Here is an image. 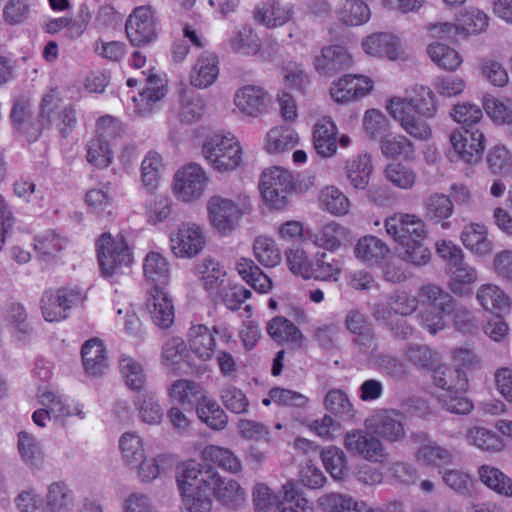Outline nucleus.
Instances as JSON below:
<instances>
[{
    "label": "nucleus",
    "instance_id": "obj_1",
    "mask_svg": "<svg viewBox=\"0 0 512 512\" xmlns=\"http://www.w3.org/2000/svg\"><path fill=\"white\" fill-rule=\"evenodd\" d=\"M419 303L426 309L419 314L422 326L434 335L446 326L445 317L453 316L457 321L469 311L458 304L453 296L435 284L423 285L418 292Z\"/></svg>",
    "mask_w": 512,
    "mask_h": 512
},
{
    "label": "nucleus",
    "instance_id": "obj_2",
    "mask_svg": "<svg viewBox=\"0 0 512 512\" xmlns=\"http://www.w3.org/2000/svg\"><path fill=\"white\" fill-rule=\"evenodd\" d=\"M187 478L197 480L206 487L209 493L221 504L236 508L245 500V491L239 483L233 479H227L220 476L218 471L207 463H197L192 461V467L188 470Z\"/></svg>",
    "mask_w": 512,
    "mask_h": 512
},
{
    "label": "nucleus",
    "instance_id": "obj_3",
    "mask_svg": "<svg viewBox=\"0 0 512 512\" xmlns=\"http://www.w3.org/2000/svg\"><path fill=\"white\" fill-rule=\"evenodd\" d=\"M202 152L208 163L219 172L234 170L242 162L241 146L230 133L214 134L208 138Z\"/></svg>",
    "mask_w": 512,
    "mask_h": 512
},
{
    "label": "nucleus",
    "instance_id": "obj_4",
    "mask_svg": "<svg viewBox=\"0 0 512 512\" xmlns=\"http://www.w3.org/2000/svg\"><path fill=\"white\" fill-rule=\"evenodd\" d=\"M55 95L47 94L41 104V124L32 122L31 103L28 99L20 98L15 101L11 110V121L13 127L26 136L27 141L34 142L41 134L42 128L51 122L55 104Z\"/></svg>",
    "mask_w": 512,
    "mask_h": 512
},
{
    "label": "nucleus",
    "instance_id": "obj_5",
    "mask_svg": "<svg viewBox=\"0 0 512 512\" xmlns=\"http://www.w3.org/2000/svg\"><path fill=\"white\" fill-rule=\"evenodd\" d=\"M207 208L214 227L227 234L236 227L243 215L251 211L252 206L246 195H239L236 201L216 195L209 199Z\"/></svg>",
    "mask_w": 512,
    "mask_h": 512
},
{
    "label": "nucleus",
    "instance_id": "obj_6",
    "mask_svg": "<svg viewBox=\"0 0 512 512\" xmlns=\"http://www.w3.org/2000/svg\"><path fill=\"white\" fill-rule=\"evenodd\" d=\"M97 255L102 274L112 277L132 263V252L122 235L115 238L104 233L97 242Z\"/></svg>",
    "mask_w": 512,
    "mask_h": 512
},
{
    "label": "nucleus",
    "instance_id": "obj_7",
    "mask_svg": "<svg viewBox=\"0 0 512 512\" xmlns=\"http://www.w3.org/2000/svg\"><path fill=\"white\" fill-rule=\"evenodd\" d=\"M293 186L292 173L279 166L265 169L260 177L262 197L274 209H283L286 206Z\"/></svg>",
    "mask_w": 512,
    "mask_h": 512
},
{
    "label": "nucleus",
    "instance_id": "obj_8",
    "mask_svg": "<svg viewBox=\"0 0 512 512\" xmlns=\"http://www.w3.org/2000/svg\"><path fill=\"white\" fill-rule=\"evenodd\" d=\"M453 151L448 153L451 161L462 160L468 164L477 163L483 154L484 134L474 127L462 126L451 131L449 135Z\"/></svg>",
    "mask_w": 512,
    "mask_h": 512
},
{
    "label": "nucleus",
    "instance_id": "obj_9",
    "mask_svg": "<svg viewBox=\"0 0 512 512\" xmlns=\"http://www.w3.org/2000/svg\"><path fill=\"white\" fill-rule=\"evenodd\" d=\"M214 335L224 343H230L232 332L225 324L215 325L212 329L204 324L192 325L188 330V343L191 351L201 360H211L216 347Z\"/></svg>",
    "mask_w": 512,
    "mask_h": 512
},
{
    "label": "nucleus",
    "instance_id": "obj_10",
    "mask_svg": "<svg viewBox=\"0 0 512 512\" xmlns=\"http://www.w3.org/2000/svg\"><path fill=\"white\" fill-rule=\"evenodd\" d=\"M192 467V461L184 463L180 474L177 476V485L181 492L182 512H211V494L206 487L197 480L187 478V473Z\"/></svg>",
    "mask_w": 512,
    "mask_h": 512
},
{
    "label": "nucleus",
    "instance_id": "obj_11",
    "mask_svg": "<svg viewBox=\"0 0 512 512\" xmlns=\"http://www.w3.org/2000/svg\"><path fill=\"white\" fill-rule=\"evenodd\" d=\"M343 444L350 453L373 463H384L389 457L382 441L367 429L348 431L344 435Z\"/></svg>",
    "mask_w": 512,
    "mask_h": 512
},
{
    "label": "nucleus",
    "instance_id": "obj_12",
    "mask_svg": "<svg viewBox=\"0 0 512 512\" xmlns=\"http://www.w3.org/2000/svg\"><path fill=\"white\" fill-rule=\"evenodd\" d=\"M384 226L386 233L399 246L427 236L426 224L415 214L394 213L385 219Z\"/></svg>",
    "mask_w": 512,
    "mask_h": 512
},
{
    "label": "nucleus",
    "instance_id": "obj_13",
    "mask_svg": "<svg viewBox=\"0 0 512 512\" xmlns=\"http://www.w3.org/2000/svg\"><path fill=\"white\" fill-rule=\"evenodd\" d=\"M82 300V292L76 288L47 290L41 298L42 314L49 322L63 320L67 317V310Z\"/></svg>",
    "mask_w": 512,
    "mask_h": 512
},
{
    "label": "nucleus",
    "instance_id": "obj_14",
    "mask_svg": "<svg viewBox=\"0 0 512 512\" xmlns=\"http://www.w3.org/2000/svg\"><path fill=\"white\" fill-rule=\"evenodd\" d=\"M364 424L367 430L389 443L400 442L406 435L402 414L394 409L377 410Z\"/></svg>",
    "mask_w": 512,
    "mask_h": 512
},
{
    "label": "nucleus",
    "instance_id": "obj_15",
    "mask_svg": "<svg viewBox=\"0 0 512 512\" xmlns=\"http://www.w3.org/2000/svg\"><path fill=\"white\" fill-rule=\"evenodd\" d=\"M171 251L176 257L193 258L206 245L203 229L192 223H183L170 235Z\"/></svg>",
    "mask_w": 512,
    "mask_h": 512
},
{
    "label": "nucleus",
    "instance_id": "obj_16",
    "mask_svg": "<svg viewBox=\"0 0 512 512\" xmlns=\"http://www.w3.org/2000/svg\"><path fill=\"white\" fill-rule=\"evenodd\" d=\"M409 109V105L399 97L390 99L387 105L389 114L400 123L406 133L417 140H428L432 134V129L427 123V119L415 115Z\"/></svg>",
    "mask_w": 512,
    "mask_h": 512
},
{
    "label": "nucleus",
    "instance_id": "obj_17",
    "mask_svg": "<svg viewBox=\"0 0 512 512\" xmlns=\"http://www.w3.org/2000/svg\"><path fill=\"white\" fill-rule=\"evenodd\" d=\"M125 29L127 37L134 46L153 41L157 34L152 7L150 5L136 7L129 15Z\"/></svg>",
    "mask_w": 512,
    "mask_h": 512
},
{
    "label": "nucleus",
    "instance_id": "obj_18",
    "mask_svg": "<svg viewBox=\"0 0 512 512\" xmlns=\"http://www.w3.org/2000/svg\"><path fill=\"white\" fill-rule=\"evenodd\" d=\"M174 180L176 195L181 200L190 202L203 195L207 176L200 165L190 163L176 172Z\"/></svg>",
    "mask_w": 512,
    "mask_h": 512
},
{
    "label": "nucleus",
    "instance_id": "obj_19",
    "mask_svg": "<svg viewBox=\"0 0 512 512\" xmlns=\"http://www.w3.org/2000/svg\"><path fill=\"white\" fill-rule=\"evenodd\" d=\"M144 77L145 88L139 93V98L133 97L135 104L134 112L139 117L151 115L157 108V103L161 101L167 92L166 81L156 74L141 72Z\"/></svg>",
    "mask_w": 512,
    "mask_h": 512
},
{
    "label": "nucleus",
    "instance_id": "obj_20",
    "mask_svg": "<svg viewBox=\"0 0 512 512\" xmlns=\"http://www.w3.org/2000/svg\"><path fill=\"white\" fill-rule=\"evenodd\" d=\"M352 58L347 50L340 45H330L321 49V54L314 59L315 70L324 77H332L348 68Z\"/></svg>",
    "mask_w": 512,
    "mask_h": 512
},
{
    "label": "nucleus",
    "instance_id": "obj_21",
    "mask_svg": "<svg viewBox=\"0 0 512 512\" xmlns=\"http://www.w3.org/2000/svg\"><path fill=\"white\" fill-rule=\"evenodd\" d=\"M146 308L153 323L159 328L167 329L173 324V302L164 289L151 288L147 292Z\"/></svg>",
    "mask_w": 512,
    "mask_h": 512
},
{
    "label": "nucleus",
    "instance_id": "obj_22",
    "mask_svg": "<svg viewBox=\"0 0 512 512\" xmlns=\"http://www.w3.org/2000/svg\"><path fill=\"white\" fill-rule=\"evenodd\" d=\"M372 89V81L362 75H344L333 82L331 96L337 102H347L367 95Z\"/></svg>",
    "mask_w": 512,
    "mask_h": 512
},
{
    "label": "nucleus",
    "instance_id": "obj_23",
    "mask_svg": "<svg viewBox=\"0 0 512 512\" xmlns=\"http://www.w3.org/2000/svg\"><path fill=\"white\" fill-rule=\"evenodd\" d=\"M234 102L244 114L257 117L267 111L270 97L263 88L247 85L236 92Z\"/></svg>",
    "mask_w": 512,
    "mask_h": 512
},
{
    "label": "nucleus",
    "instance_id": "obj_24",
    "mask_svg": "<svg viewBox=\"0 0 512 512\" xmlns=\"http://www.w3.org/2000/svg\"><path fill=\"white\" fill-rule=\"evenodd\" d=\"M219 75V58L213 52L204 51L193 65L189 80L198 89L210 87Z\"/></svg>",
    "mask_w": 512,
    "mask_h": 512
},
{
    "label": "nucleus",
    "instance_id": "obj_25",
    "mask_svg": "<svg viewBox=\"0 0 512 512\" xmlns=\"http://www.w3.org/2000/svg\"><path fill=\"white\" fill-rule=\"evenodd\" d=\"M313 145L316 152L325 158L332 157L337 151V127L328 117L318 120L313 128Z\"/></svg>",
    "mask_w": 512,
    "mask_h": 512
},
{
    "label": "nucleus",
    "instance_id": "obj_26",
    "mask_svg": "<svg viewBox=\"0 0 512 512\" xmlns=\"http://www.w3.org/2000/svg\"><path fill=\"white\" fill-rule=\"evenodd\" d=\"M293 14L292 6L280 0H266L256 7L254 17L260 24L274 28L287 23Z\"/></svg>",
    "mask_w": 512,
    "mask_h": 512
},
{
    "label": "nucleus",
    "instance_id": "obj_27",
    "mask_svg": "<svg viewBox=\"0 0 512 512\" xmlns=\"http://www.w3.org/2000/svg\"><path fill=\"white\" fill-rule=\"evenodd\" d=\"M398 38L387 32L373 33L362 42L363 50L374 57L396 60L399 57Z\"/></svg>",
    "mask_w": 512,
    "mask_h": 512
},
{
    "label": "nucleus",
    "instance_id": "obj_28",
    "mask_svg": "<svg viewBox=\"0 0 512 512\" xmlns=\"http://www.w3.org/2000/svg\"><path fill=\"white\" fill-rule=\"evenodd\" d=\"M432 371L433 383L445 393L463 392L468 387L467 374L459 367L437 364Z\"/></svg>",
    "mask_w": 512,
    "mask_h": 512
},
{
    "label": "nucleus",
    "instance_id": "obj_29",
    "mask_svg": "<svg viewBox=\"0 0 512 512\" xmlns=\"http://www.w3.org/2000/svg\"><path fill=\"white\" fill-rule=\"evenodd\" d=\"M343 261L332 253L317 252L310 264V277L321 281H337L342 272Z\"/></svg>",
    "mask_w": 512,
    "mask_h": 512
},
{
    "label": "nucleus",
    "instance_id": "obj_30",
    "mask_svg": "<svg viewBox=\"0 0 512 512\" xmlns=\"http://www.w3.org/2000/svg\"><path fill=\"white\" fill-rule=\"evenodd\" d=\"M373 166L371 156L359 154L345 162L344 172L350 185L355 189L364 190L368 186Z\"/></svg>",
    "mask_w": 512,
    "mask_h": 512
},
{
    "label": "nucleus",
    "instance_id": "obj_31",
    "mask_svg": "<svg viewBox=\"0 0 512 512\" xmlns=\"http://www.w3.org/2000/svg\"><path fill=\"white\" fill-rule=\"evenodd\" d=\"M446 273L450 277L449 288L454 294L459 296L471 294L470 286L478 279V274L474 267L470 266L463 259L456 265L449 267Z\"/></svg>",
    "mask_w": 512,
    "mask_h": 512
},
{
    "label": "nucleus",
    "instance_id": "obj_32",
    "mask_svg": "<svg viewBox=\"0 0 512 512\" xmlns=\"http://www.w3.org/2000/svg\"><path fill=\"white\" fill-rule=\"evenodd\" d=\"M81 356L84 369L89 375H101L107 367L105 347L97 338L87 340L83 344Z\"/></svg>",
    "mask_w": 512,
    "mask_h": 512
},
{
    "label": "nucleus",
    "instance_id": "obj_33",
    "mask_svg": "<svg viewBox=\"0 0 512 512\" xmlns=\"http://www.w3.org/2000/svg\"><path fill=\"white\" fill-rule=\"evenodd\" d=\"M228 45L232 52L244 56H254L262 47L259 36L248 25L236 29L229 37Z\"/></svg>",
    "mask_w": 512,
    "mask_h": 512
},
{
    "label": "nucleus",
    "instance_id": "obj_34",
    "mask_svg": "<svg viewBox=\"0 0 512 512\" xmlns=\"http://www.w3.org/2000/svg\"><path fill=\"white\" fill-rule=\"evenodd\" d=\"M269 336L279 344H292L301 346L304 339L300 330L287 318L276 316L272 318L266 327Z\"/></svg>",
    "mask_w": 512,
    "mask_h": 512
},
{
    "label": "nucleus",
    "instance_id": "obj_35",
    "mask_svg": "<svg viewBox=\"0 0 512 512\" xmlns=\"http://www.w3.org/2000/svg\"><path fill=\"white\" fill-rule=\"evenodd\" d=\"M476 299L487 311L504 313L510 308V299L506 293L494 284H483L476 292Z\"/></svg>",
    "mask_w": 512,
    "mask_h": 512
},
{
    "label": "nucleus",
    "instance_id": "obj_36",
    "mask_svg": "<svg viewBox=\"0 0 512 512\" xmlns=\"http://www.w3.org/2000/svg\"><path fill=\"white\" fill-rule=\"evenodd\" d=\"M146 279L154 284L153 288L163 289L170 279V267L167 259L158 252H149L143 264Z\"/></svg>",
    "mask_w": 512,
    "mask_h": 512
},
{
    "label": "nucleus",
    "instance_id": "obj_37",
    "mask_svg": "<svg viewBox=\"0 0 512 512\" xmlns=\"http://www.w3.org/2000/svg\"><path fill=\"white\" fill-rule=\"evenodd\" d=\"M196 271L202 275L203 285L207 291L218 293L225 288L227 273L214 258H204L196 265Z\"/></svg>",
    "mask_w": 512,
    "mask_h": 512
},
{
    "label": "nucleus",
    "instance_id": "obj_38",
    "mask_svg": "<svg viewBox=\"0 0 512 512\" xmlns=\"http://www.w3.org/2000/svg\"><path fill=\"white\" fill-rule=\"evenodd\" d=\"M389 252L390 249L386 243L372 235L359 239L354 248L356 257L369 264L380 263Z\"/></svg>",
    "mask_w": 512,
    "mask_h": 512
},
{
    "label": "nucleus",
    "instance_id": "obj_39",
    "mask_svg": "<svg viewBox=\"0 0 512 512\" xmlns=\"http://www.w3.org/2000/svg\"><path fill=\"white\" fill-rule=\"evenodd\" d=\"M412 92V96L403 99L409 105V111L417 113L425 119L433 118L437 112V106L431 89L423 85H415Z\"/></svg>",
    "mask_w": 512,
    "mask_h": 512
},
{
    "label": "nucleus",
    "instance_id": "obj_40",
    "mask_svg": "<svg viewBox=\"0 0 512 512\" xmlns=\"http://www.w3.org/2000/svg\"><path fill=\"white\" fill-rule=\"evenodd\" d=\"M170 396L182 404L184 409H192L204 398L203 388L192 380L180 379L175 381L170 388Z\"/></svg>",
    "mask_w": 512,
    "mask_h": 512
},
{
    "label": "nucleus",
    "instance_id": "obj_41",
    "mask_svg": "<svg viewBox=\"0 0 512 512\" xmlns=\"http://www.w3.org/2000/svg\"><path fill=\"white\" fill-rule=\"evenodd\" d=\"M461 241L467 249L477 255L490 254L493 249L484 225L472 223L466 226L461 233Z\"/></svg>",
    "mask_w": 512,
    "mask_h": 512
},
{
    "label": "nucleus",
    "instance_id": "obj_42",
    "mask_svg": "<svg viewBox=\"0 0 512 512\" xmlns=\"http://www.w3.org/2000/svg\"><path fill=\"white\" fill-rule=\"evenodd\" d=\"M138 408L139 418L149 425L160 424L163 419V409L156 394L150 390L140 392L134 399Z\"/></svg>",
    "mask_w": 512,
    "mask_h": 512
},
{
    "label": "nucleus",
    "instance_id": "obj_43",
    "mask_svg": "<svg viewBox=\"0 0 512 512\" xmlns=\"http://www.w3.org/2000/svg\"><path fill=\"white\" fill-rule=\"evenodd\" d=\"M199 419L213 430H223L228 423V416L212 398L204 397L196 405Z\"/></svg>",
    "mask_w": 512,
    "mask_h": 512
},
{
    "label": "nucleus",
    "instance_id": "obj_44",
    "mask_svg": "<svg viewBox=\"0 0 512 512\" xmlns=\"http://www.w3.org/2000/svg\"><path fill=\"white\" fill-rule=\"evenodd\" d=\"M319 503L328 512H382L368 507L365 502H358L352 497L337 493L324 495Z\"/></svg>",
    "mask_w": 512,
    "mask_h": 512
},
{
    "label": "nucleus",
    "instance_id": "obj_45",
    "mask_svg": "<svg viewBox=\"0 0 512 512\" xmlns=\"http://www.w3.org/2000/svg\"><path fill=\"white\" fill-rule=\"evenodd\" d=\"M237 271L255 291L267 293L272 288V280L251 260L242 258L237 263Z\"/></svg>",
    "mask_w": 512,
    "mask_h": 512
},
{
    "label": "nucleus",
    "instance_id": "obj_46",
    "mask_svg": "<svg viewBox=\"0 0 512 512\" xmlns=\"http://www.w3.org/2000/svg\"><path fill=\"white\" fill-rule=\"evenodd\" d=\"M425 216L435 222H442L454 212V204L448 195L443 193H433L423 201Z\"/></svg>",
    "mask_w": 512,
    "mask_h": 512
},
{
    "label": "nucleus",
    "instance_id": "obj_47",
    "mask_svg": "<svg viewBox=\"0 0 512 512\" xmlns=\"http://www.w3.org/2000/svg\"><path fill=\"white\" fill-rule=\"evenodd\" d=\"M202 457L206 462H211L231 473H238L242 469L239 458L231 450L224 447L206 446L202 451Z\"/></svg>",
    "mask_w": 512,
    "mask_h": 512
},
{
    "label": "nucleus",
    "instance_id": "obj_48",
    "mask_svg": "<svg viewBox=\"0 0 512 512\" xmlns=\"http://www.w3.org/2000/svg\"><path fill=\"white\" fill-rule=\"evenodd\" d=\"M380 149L387 158L412 156L415 151L414 144L404 135L390 133L381 137Z\"/></svg>",
    "mask_w": 512,
    "mask_h": 512
},
{
    "label": "nucleus",
    "instance_id": "obj_49",
    "mask_svg": "<svg viewBox=\"0 0 512 512\" xmlns=\"http://www.w3.org/2000/svg\"><path fill=\"white\" fill-rule=\"evenodd\" d=\"M321 459L326 471L334 480H343L348 474L347 458L344 451L336 446L322 450Z\"/></svg>",
    "mask_w": 512,
    "mask_h": 512
},
{
    "label": "nucleus",
    "instance_id": "obj_50",
    "mask_svg": "<svg viewBox=\"0 0 512 512\" xmlns=\"http://www.w3.org/2000/svg\"><path fill=\"white\" fill-rule=\"evenodd\" d=\"M65 247L66 240L54 231H46L35 238L34 248L39 258L46 262L55 259Z\"/></svg>",
    "mask_w": 512,
    "mask_h": 512
},
{
    "label": "nucleus",
    "instance_id": "obj_51",
    "mask_svg": "<svg viewBox=\"0 0 512 512\" xmlns=\"http://www.w3.org/2000/svg\"><path fill=\"white\" fill-rule=\"evenodd\" d=\"M297 143V133L286 126L272 128L266 136V149L269 153H279L291 149Z\"/></svg>",
    "mask_w": 512,
    "mask_h": 512
},
{
    "label": "nucleus",
    "instance_id": "obj_52",
    "mask_svg": "<svg viewBox=\"0 0 512 512\" xmlns=\"http://www.w3.org/2000/svg\"><path fill=\"white\" fill-rule=\"evenodd\" d=\"M345 229L335 222L322 227L318 232L307 233V238L318 247L329 251L337 250L341 246L340 238L344 235Z\"/></svg>",
    "mask_w": 512,
    "mask_h": 512
},
{
    "label": "nucleus",
    "instance_id": "obj_53",
    "mask_svg": "<svg viewBox=\"0 0 512 512\" xmlns=\"http://www.w3.org/2000/svg\"><path fill=\"white\" fill-rule=\"evenodd\" d=\"M255 258L265 267H275L281 260V252L277 243L269 237L258 236L253 243Z\"/></svg>",
    "mask_w": 512,
    "mask_h": 512
},
{
    "label": "nucleus",
    "instance_id": "obj_54",
    "mask_svg": "<svg viewBox=\"0 0 512 512\" xmlns=\"http://www.w3.org/2000/svg\"><path fill=\"white\" fill-rule=\"evenodd\" d=\"M427 53L438 67L445 70H456L462 63L459 53L443 43H431L427 47Z\"/></svg>",
    "mask_w": 512,
    "mask_h": 512
},
{
    "label": "nucleus",
    "instance_id": "obj_55",
    "mask_svg": "<svg viewBox=\"0 0 512 512\" xmlns=\"http://www.w3.org/2000/svg\"><path fill=\"white\" fill-rule=\"evenodd\" d=\"M371 13L363 0H346L338 11L339 20L347 26H358L370 19Z\"/></svg>",
    "mask_w": 512,
    "mask_h": 512
},
{
    "label": "nucleus",
    "instance_id": "obj_56",
    "mask_svg": "<svg viewBox=\"0 0 512 512\" xmlns=\"http://www.w3.org/2000/svg\"><path fill=\"white\" fill-rule=\"evenodd\" d=\"M480 480L499 494L512 496V479L495 467L483 465L479 468Z\"/></svg>",
    "mask_w": 512,
    "mask_h": 512
},
{
    "label": "nucleus",
    "instance_id": "obj_57",
    "mask_svg": "<svg viewBox=\"0 0 512 512\" xmlns=\"http://www.w3.org/2000/svg\"><path fill=\"white\" fill-rule=\"evenodd\" d=\"M223 406L234 414H245L249 410V400L240 388L226 384L219 391Z\"/></svg>",
    "mask_w": 512,
    "mask_h": 512
},
{
    "label": "nucleus",
    "instance_id": "obj_58",
    "mask_svg": "<svg viewBox=\"0 0 512 512\" xmlns=\"http://www.w3.org/2000/svg\"><path fill=\"white\" fill-rule=\"evenodd\" d=\"M322 206L336 216L346 215L350 209V201L347 196L334 186H327L320 193Z\"/></svg>",
    "mask_w": 512,
    "mask_h": 512
},
{
    "label": "nucleus",
    "instance_id": "obj_59",
    "mask_svg": "<svg viewBox=\"0 0 512 512\" xmlns=\"http://www.w3.org/2000/svg\"><path fill=\"white\" fill-rule=\"evenodd\" d=\"M408 362L418 369L433 370L438 363V354L422 344H411L405 350Z\"/></svg>",
    "mask_w": 512,
    "mask_h": 512
},
{
    "label": "nucleus",
    "instance_id": "obj_60",
    "mask_svg": "<svg viewBox=\"0 0 512 512\" xmlns=\"http://www.w3.org/2000/svg\"><path fill=\"white\" fill-rule=\"evenodd\" d=\"M18 451L22 460L29 466L38 467L43 462V451L39 442L25 431L18 433Z\"/></svg>",
    "mask_w": 512,
    "mask_h": 512
},
{
    "label": "nucleus",
    "instance_id": "obj_61",
    "mask_svg": "<svg viewBox=\"0 0 512 512\" xmlns=\"http://www.w3.org/2000/svg\"><path fill=\"white\" fill-rule=\"evenodd\" d=\"M488 16L479 9L471 8L460 12L457 16L460 33L476 35L488 27Z\"/></svg>",
    "mask_w": 512,
    "mask_h": 512
},
{
    "label": "nucleus",
    "instance_id": "obj_62",
    "mask_svg": "<svg viewBox=\"0 0 512 512\" xmlns=\"http://www.w3.org/2000/svg\"><path fill=\"white\" fill-rule=\"evenodd\" d=\"M86 159L89 164L96 168H106L113 160V152L108 141L102 138H92L87 143Z\"/></svg>",
    "mask_w": 512,
    "mask_h": 512
},
{
    "label": "nucleus",
    "instance_id": "obj_63",
    "mask_svg": "<svg viewBox=\"0 0 512 512\" xmlns=\"http://www.w3.org/2000/svg\"><path fill=\"white\" fill-rule=\"evenodd\" d=\"M71 505V496L64 483L55 482L48 487L46 508L49 512H69Z\"/></svg>",
    "mask_w": 512,
    "mask_h": 512
},
{
    "label": "nucleus",
    "instance_id": "obj_64",
    "mask_svg": "<svg viewBox=\"0 0 512 512\" xmlns=\"http://www.w3.org/2000/svg\"><path fill=\"white\" fill-rule=\"evenodd\" d=\"M279 512H313L312 505L296 489L293 483L283 486Z\"/></svg>",
    "mask_w": 512,
    "mask_h": 512
}]
</instances>
